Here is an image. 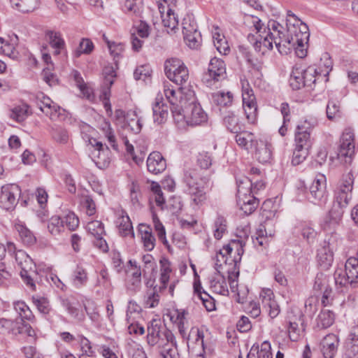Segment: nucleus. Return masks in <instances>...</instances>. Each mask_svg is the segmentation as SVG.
Returning a JSON list of instances; mask_svg holds the SVG:
<instances>
[{"mask_svg": "<svg viewBox=\"0 0 358 358\" xmlns=\"http://www.w3.org/2000/svg\"><path fill=\"white\" fill-rule=\"evenodd\" d=\"M245 22L256 31L257 36L250 34L248 39L262 55L271 50L273 43L281 55H287L292 47L306 44L309 40L308 27L290 10L287 14L286 34L283 26L273 20H269L264 27L259 17L249 15Z\"/></svg>", "mask_w": 358, "mask_h": 358, "instance_id": "1", "label": "nucleus"}, {"mask_svg": "<svg viewBox=\"0 0 358 358\" xmlns=\"http://www.w3.org/2000/svg\"><path fill=\"white\" fill-rule=\"evenodd\" d=\"M147 343L157 347L162 358H178L176 337L171 330L159 319H153L147 327Z\"/></svg>", "mask_w": 358, "mask_h": 358, "instance_id": "2", "label": "nucleus"}, {"mask_svg": "<svg viewBox=\"0 0 358 358\" xmlns=\"http://www.w3.org/2000/svg\"><path fill=\"white\" fill-rule=\"evenodd\" d=\"M323 62L324 69L319 70L314 66H310L304 69L301 66L296 65L293 67L289 78V84L294 90L303 87L313 88L317 81L327 82L329 72L332 69V62L327 53H324L321 58Z\"/></svg>", "mask_w": 358, "mask_h": 358, "instance_id": "3", "label": "nucleus"}, {"mask_svg": "<svg viewBox=\"0 0 358 358\" xmlns=\"http://www.w3.org/2000/svg\"><path fill=\"white\" fill-rule=\"evenodd\" d=\"M186 99L180 101L183 106L180 110H173V119L179 127L185 125L197 126L207 121V115L196 101L195 93L192 90H188Z\"/></svg>", "mask_w": 358, "mask_h": 358, "instance_id": "4", "label": "nucleus"}, {"mask_svg": "<svg viewBox=\"0 0 358 358\" xmlns=\"http://www.w3.org/2000/svg\"><path fill=\"white\" fill-rule=\"evenodd\" d=\"M208 182V178L203 176L201 169H189L184 171L182 182L185 186V191L195 205L199 206L206 201Z\"/></svg>", "mask_w": 358, "mask_h": 358, "instance_id": "5", "label": "nucleus"}, {"mask_svg": "<svg viewBox=\"0 0 358 358\" xmlns=\"http://www.w3.org/2000/svg\"><path fill=\"white\" fill-rule=\"evenodd\" d=\"M164 71L171 81L180 87L189 88V71L180 59L177 58L167 59L164 63Z\"/></svg>", "mask_w": 358, "mask_h": 358, "instance_id": "6", "label": "nucleus"}, {"mask_svg": "<svg viewBox=\"0 0 358 358\" xmlns=\"http://www.w3.org/2000/svg\"><path fill=\"white\" fill-rule=\"evenodd\" d=\"M15 260L20 267V275L26 285L32 290H35V281L38 273L36 264L32 259L23 250H19L15 254Z\"/></svg>", "mask_w": 358, "mask_h": 358, "instance_id": "7", "label": "nucleus"}, {"mask_svg": "<svg viewBox=\"0 0 358 358\" xmlns=\"http://www.w3.org/2000/svg\"><path fill=\"white\" fill-rule=\"evenodd\" d=\"M354 178L351 173L344 175L334 193V203L341 207H347L352 199Z\"/></svg>", "mask_w": 358, "mask_h": 358, "instance_id": "8", "label": "nucleus"}, {"mask_svg": "<svg viewBox=\"0 0 358 358\" xmlns=\"http://www.w3.org/2000/svg\"><path fill=\"white\" fill-rule=\"evenodd\" d=\"M355 154V135L350 129H346L341 137L337 157L341 162L350 164Z\"/></svg>", "mask_w": 358, "mask_h": 358, "instance_id": "9", "label": "nucleus"}, {"mask_svg": "<svg viewBox=\"0 0 358 358\" xmlns=\"http://www.w3.org/2000/svg\"><path fill=\"white\" fill-rule=\"evenodd\" d=\"M0 333L13 335L26 334L32 338L36 336L35 331L29 324L19 322L17 320H11L5 318L0 319Z\"/></svg>", "mask_w": 358, "mask_h": 358, "instance_id": "10", "label": "nucleus"}, {"mask_svg": "<svg viewBox=\"0 0 358 358\" xmlns=\"http://www.w3.org/2000/svg\"><path fill=\"white\" fill-rule=\"evenodd\" d=\"M326 177L323 174L317 175L310 186L308 199L315 204L322 206L326 203L328 198L327 192Z\"/></svg>", "mask_w": 358, "mask_h": 358, "instance_id": "11", "label": "nucleus"}, {"mask_svg": "<svg viewBox=\"0 0 358 358\" xmlns=\"http://www.w3.org/2000/svg\"><path fill=\"white\" fill-rule=\"evenodd\" d=\"M226 65L221 59L214 57L210 59L208 72L203 76V81L208 85H211V82L222 81L226 78Z\"/></svg>", "mask_w": 358, "mask_h": 358, "instance_id": "12", "label": "nucleus"}, {"mask_svg": "<svg viewBox=\"0 0 358 358\" xmlns=\"http://www.w3.org/2000/svg\"><path fill=\"white\" fill-rule=\"evenodd\" d=\"M189 88L180 87L178 91H176L173 87L169 83H164V94L171 105V110L173 115V110H180L183 107L180 103L181 100L186 99L187 93Z\"/></svg>", "mask_w": 358, "mask_h": 358, "instance_id": "13", "label": "nucleus"}, {"mask_svg": "<svg viewBox=\"0 0 358 358\" xmlns=\"http://www.w3.org/2000/svg\"><path fill=\"white\" fill-rule=\"evenodd\" d=\"M20 194L21 189L17 185L10 184L2 186L0 195L1 206L7 210L13 209Z\"/></svg>", "mask_w": 358, "mask_h": 358, "instance_id": "14", "label": "nucleus"}, {"mask_svg": "<svg viewBox=\"0 0 358 358\" xmlns=\"http://www.w3.org/2000/svg\"><path fill=\"white\" fill-rule=\"evenodd\" d=\"M240 239L232 240L231 243L227 245L223 246L222 249L220 251V256L221 257L222 261L227 263V259L225 258L227 255H230L234 249L236 250L237 256L234 257L232 260L234 263V268L238 269L237 264L240 263L241 259V255L243 254V246L245 243L244 241V238H248V236L245 237H239Z\"/></svg>", "mask_w": 358, "mask_h": 358, "instance_id": "15", "label": "nucleus"}, {"mask_svg": "<svg viewBox=\"0 0 358 358\" xmlns=\"http://www.w3.org/2000/svg\"><path fill=\"white\" fill-rule=\"evenodd\" d=\"M260 298L263 308L268 313L271 318L276 317L280 312V307L275 300H274L273 292L270 289H264L260 293Z\"/></svg>", "mask_w": 358, "mask_h": 358, "instance_id": "16", "label": "nucleus"}, {"mask_svg": "<svg viewBox=\"0 0 358 358\" xmlns=\"http://www.w3.org/2000/svg\"><path fill=\"white\" fill-rule=\"evenodd\" d=\"M90 143L94 148L92 152V158L96 164L106 166L110 160L108 157L109 150L108 147L104 148L101 142L97 141L95 138L90 140Z\"/></svg>", "mask_w": 358, "mask_h": 358, "instance_id": "17", "label": "nucleus"}, {"mask_svg": "<svg viewBox=\"0 0 358 358\" xmlns=\"http://www.w3.org/2000/svg\"><path fill=\"white\" fill-rule=\"evenodd\" d=\"M244 189L239 190V196L237 197V204L240 209L247 215L252 214L259 206V200L251 194L243 195Z\"/></svg>", "mask_w": 358, "mask_h": 358, "instance_id": "18", "label": "nucleus"}, {"mask_svg": "<svg viewBox=\"0 0 358 358\" xmlns=\"http://www.w3.org/2000/svg\"><path fill=\"white\" fill-rule=\"evenodd\" d=\"M334 247L330 242L324 241L323 245L317 250V261L323 269H328L334 262Z\"/></svg>", "mask_w": 358, "mask_h": 358, "instance_id": "19", "label": "nucleus"}, {"mask_svg": "<svg viewBox=\"0 0 358 358\" xmlns=\"http://www.w3.org/2000/svg\"><path fill=\"white\" fill-rule=\"evenodd\" d=\"M45 38L54 50L55 55L66 53V43L60 32L48 30L45 32Z\"/></svg>", "mask_w": 358, "mask_h": 358, "instance_id": "20", "label": "nucleus"}, {"mask_svg": "<svg viewBox=\"0 0 358 358\" xmlns=\"http://www.w3.org/2000/svg\"><path fill=\"white\" fill-rule=\"evenodd\" d=\"M306 121L296 127L295 132V147L299 148L301 145L304 150L310 148L312 142L309 128L306 126Z\"/></svg>", "mask_w": 358, "mask_h": 358, "instance_id": "21", "label": "nucleus"}, {"mask_svg": "<svg viewBox=\"0 0 358 358\" xmlns=\"http://www.w3.org/2000/svg\"><path fill=\"white\" fill-rule=\"evenodd\" d=\"M148 171L153 174L163 172L166 168V162L159 152H151L147 159Z\"/></svg>", "mask_w": 358, "mask_h": 358, "instance_id": "22", "label": "nucleus"}, {"mask_svg": "<svg viewBox=\"0 0 358 358\" xmlns=\"http://www.w3.org/2000/svg\"><path fill=\"white\" fill-rule=\"evenodd\" d=\"M255 150V157L261 163L268 162L272 157V146L265 140H257L253 147Z\"/></svg>", "mask_w": 358, "mask_h": 358, "instance_id": "23", "label": "nucleus"}, {"mask_svg": "<svg viewBox=\"0 0 358 358\" xmlns=\"http://www.w3.org/2000/svg\"><path fill=\"white\" fill-rule=\"evenodd\" d=\"M243 106L249 123L254 124L257 116V106L255 95L242 96Z\"/></svg>", "mask_w": 358, "mask_h": 358, "instance_id": "24", "label": "nucleus"}, {"mask_svg": "<svg viewBox=\"0 0 358 358\" xmlns=\"http://www.w3.org/2000/svg\"><path fill=\"white\" fill-rule=\"evenodd\" d=\"M338 338L334 334L327 335L322 341V351L325 358H333L337 352Z\"/></svg>", "mask_w": 358, "mask_h": 358, "instance_id": "25", "label": "nucleus"}, {"mask_svg": "<svg viewBox=\"0 0 358 358\" xmlns=\"http://www.w3.org/2000/svg\"><path fill=\"white\" fill-rule=\"evenodd\" d=\"M235 140L238 146L246 150H252L257 140L252 132L242 129L236 134Z\"/></svg>", "mask_w": 358, "mask_h": 358, "instance_id": "26", "label": "nucleus"}, {"mask_svg": "<svg viewBox=\"0 0 358 358\" xmlns=\"http://www.w3.org/2000/svg\"><path fill=\"white\" fill-rule=\"evenodd\" d=\"M117 224H118L119 233L122 236L131 235V238L134 237L131 222L124 210H121Z\"/></svg>", "mask_w": 358, "mask_h": 358, "instance_id": "27", "label": "nucleus"}, {"mask_svg": "<svg viewBox=\"0 0 358 358\" xmlns=\"http://www.w3.org/2000/svg\"><path fill=\"white\" fill-rule=\"evenodd\" d=\"M15 229L24 245L31 246L36 243V238L35 236L22 222H16L15 224Z\"/></svg>", "mask_w": 358, "mask_h": 358, "instance_id": "28", "label": "nucleus"}, {"mask_svg": "<svg viewBox=\"0 0 358 358\" xmlns=\"http://www.w3.org/2000/svg\"><path fill=\"white\" fill-rule=\"evenodd\" d=\"M141 241L144 248L148 251H152L155 245V238L152 233V229L146 224H140L138 228Z\"/></svg>", "mask_w": 358, "mask_h": 358, "instance_id": "29", "label": "nucleus"}, {"mask_svg": "<svg viewBox=\"0 0 358 358\" xmlns=\"http://www.w3.org/2000/svg\"><path fill=\"white\" fill-rule=\"evenodd\" d=\"M247 358H272L270 343L268 341L263 342L260 350H259V345H253Z\"/></svg>", "mask_w": 358, "mask_h": 358, "instance_id": "30", "label": "nucleus"}, {"mask_svg": "<svg viewBox=\"0 0 358 358\" xmlns=\"http://www.w3.org/2000/svg\"><path fill=\"white\" fill-rule=\"evenodd\" d=\"M15 312L19 315V322H25L24 320L34 322L35 317L29 306L24 301H17L13 303Z\"/></svg>", "mask_w": 358, "mask_h": 358, "instance_id": "31", "label": "nucleus"}, {"mask_svg": "<svg viewBox=\"0 0 358 358\" xmlns=\"http://www.w3.org/2000/svg\"><path fill=\"white\" fill-rule=\"evenodd\" d=\"M223 122L227 129L234 134L238 133L244 129V124L241 123L239 117L233 113H228L224 116Z\"/></svg>", "mask_w": 358, "mask_h": 358, "instance_id": "32", "label": "nucleus"}, {"mask_svg": "<svg viewBox=\"0 0 358 358\" xmlns=\"http://www.w3.org/2000/svg\"><path fill=\"white\" fill-rule=\"evenodd\" d=\"M15 9L22 13L34 11L39 6V0H10Z\"/></svg>", "mask_w": 358, "mask_h": 358, "instance_id": "33", "label": "nucleus"}, {"mask_svg": "<svg viewBox=\"0 0 358 358\" xmlns=\"http://www.w3.org/2000/svg\"><path fill=\"white\" fill-rule=\"evenodd\" d=\"M161 17L164 27L170 29V31L167 30L168 33H175L178 29V19L172 8H168L166 14L162 15Z\"/></svg>", "mask_w": 358, "mask_h": 358, "instance_id": "34", "label": "nucleus"}, {"mask_svg": "<svg viewBox=\"0 0 358 358\" xmlns=\"http://www.w3.org/2000/svg\"><path fill=\"white\" fill-rule=\"evenodd\" d=\"M210 288L215 293L223 296L229 295V289L227 287L225 278L222 275H216L210 281Z\"/></svg>", "mask_w": 358, "mask_h": 358, "instance_id": "35", "label": "nucleus"}, {"mask_svg": "<svg viewBox=\"0 0 358 358\" xmlns=\"http://www.w3.org/2000/svg\"><path fill=\"white\" fill-rule=\"evenodd\" d=\"M153 120L160 124L164 122L168 116V107L161 101H156L152 106Z\"/></svg>", "mask_w": 358, "mask_h": 358, "instance_id": "36", "label": "nucleus"}, {"mask_svg": "<svg viewBox=\"0 0 358 358\" xmlns=\"http://www.w3.org/2000/svg\"><path fill=\"white\" fill-rule=\"evenodd\" d=\"M45 106L41 107V110L50 119L55 120L61 114L62 108L60 106L55 103L50 99H45Z\"/></svg>", "mask_w": 358, "mask_h": 358, "instance_id": "37", "label": "nucleus"}, {"mask_svg": "<svg viewBox=\"0 0 358 358\" xmlns=\"http://www.w3.org/2000/svg\"><path fill=\"white\" fill-rule=\"evenodd\" d=\"M72 281L73 285L77 288L85 286L88 281L86 270L80 266H77L73 273Z\"/></svg>", "mask_w": 358, "mask_h": 358, "instance_id": "38", "label": "nucleus"}, {"mask_svg": "<svg viewBox=\"0 0 358 358\" xmlns=\"http://www.w3.org/2000/svg\"><path fill=\"white\" fill-rule=\"evenodd\" d=\"M127 122L128 127L135 134H138L142 129L141 117H138L135 110L128 111L127 113Z\"/></svg>", "mask_w": 358, "mask_h": 358, "instance_id": "39", "label": "nucleus"}, {"mask_svg": "<svg viewBox=\"0 0 358 358\" xmlns=\"http://www.w3.org/2000/svg\"><path fill=\"white\" fill-rule=\"evenodd\" d=\"M334 321V314L329 310H322L317 318V327L322 329L329 327Z\"/></svg>", "mask_w": 358, "mask_h": 358, "instance_id": "40", "label": "nucleus"}, {"mask_svg": "<svg viewBox=\"0 0 358 358\" xmlns=\"http://www.w3.org/2000/svg\"><path fill=\"white\" fill-rule=\"evenodd\" d=\"M345 274L354 282L358 279V258L351 257L348 259L345 264Z\"/></svg>", "mask_w": 358, "mask_h": 358, "instance_id": "41", "label": "nucleus"}, {"mask_svg": "<svg viewBox=\"0 0 358 358\" xmlns=\"http://www.w3.org/2000/svg\"><path fill=\"white\" fill-rule=\"evenodd\" d=\"M212 100L217 106H227L231 103L233 94L230 92L219 91L212 94Z\"/></svg>", "mask_w": 358, "mask_h": 358, "instance_id": "42", "label": "nucleus"}, {"mask_svg": "<svg viewBox=\"0 0 358 358\" xmlns=\"http://www.w3.org/2000/svg\"><path fill=\"white\" fill-rule=\"evenodd\" d=\"M350 338L345 344L344 357L352 358L358 354V336L355 334H350Z\"/></svg>", "mask_w": 358, "mask_h": 358, "instance_id": "43", "label": "nucleus"}, {"mask_svg": "<svg viewBox=\"0 0 358 358\" xmlns=\"http://www.w3.org/2000/svg\"><path fill=\"white\" fill-rule=\"evenodd\" d=\"M76 341H78L80 350L83 352L82 357H94V351L92 350V347L91 345V342L83 335L78 334L76 337Z\"/></svg>", "mask_w": 358, "mask_h": 358, "instance_id": "44", "label": "nucleus"}, {"mask_svg": "<svg viewBox=\"0 0 358 358\" xmlns=\"http://www.w3.org/2000/svg\"><path fill=\"white\" fill-rule=\"evenodd\" d=\"M88 233L93 237H100L106 234L103 224L99 220L89 222L86 226Z\"/></svg>", "mask_w": 358, "mask_h": 358, "instance_id": "45", "label": "nucleus"}, {"mask_svg": "<svg viewBox=\"0 0 358 358\" xmlns=\"http://www.w3.org/2000/svg\"><path fill=\"white\" fill-rule=\"evenodd\" d=\"M28 109L26 104L15 106L10 110V117L18 122H22L28 116Z\"/></svg>", "mask_w": 358, "mask_h": 358, "instance_id": "46", "label": "nucleus"}, {"mask_svg": "<svg viewBox=\"0 0 358 358\" xmlns=\"http://www.w3.org/2000/svg\"><path fill=\"white\" fill-rule=\"evenodd\" d=\"M200 288H198L196 285H194V292H196L197 296L202 301L203 306L206 308L208 311H212L215 310V305L213 298L206 292H201L200 291Z\"/></svg>", "mask_w": 358, "mask_h": 358, "instance_id": "47", "label": "nucleus"}, {"mask_svg": "<svg viewBox=\"0 0 358 358\" xmlns=\"http://www.w3.org/2000/svg\"><path fill=\"white\" fill-rule=\"evenodd\" d=\"M48 229L52 234H59L64 229V220L59 216H52L48 222Z\"/></svg>", "mask_w": 358, "mask_h": 358, "instance_id": "48", "label": "nucleus"}, {"mask_svg": "<svg viewBox=\"0 0 358 358\" xmlns=\"http://www.w3.org/2000/svg\"><path fill=\"white\" fill-rule=\"evenodd\" d=\"M94 49L93 43L88 38H83L78 47L74 51L73 55L76 57H79L82 54H90Z\"/></svg>", "mask_w": 358, "mask_h": 358, "instance_id": "49", "label": "nucleus"}, {"mask_svg": "<svg viewBox=\"0 0 358 358\" xmlns=\"http://www.w3.org/2000/svg\"><path fill=\"white\" fill-rule=\"evenodd\" d=\"M104 85L108 86V88L103 90V95L104 96L103 100H106V97L109 98L110 87L113 84L116 74L113 68H106L104 69Z\"/></svg>", "mask_w": 358, "mask_h": 358, "instance_id": "50", "label": "nucleus"}, {"mask_svg": "<svg viewBox=\"0 0 358 358\" xmlns=\"http://www.w3.org/2000/svg\"><path fill=\"white\" fill-rule=\"evenodd\" d=\"M340 103L338 101L329 100L327 106V116L329 120H334L341 116Z\"/></svg>", "mask_w": 358, "mask_h": 358, "instance_id": "51", "label": "nucleus"}, {"mask_svg": "<svg viewBox=\"0 0 358 358\" xmlns=\"http://www.w3.org/2000/svg\"><path fill=\"white\" fill-rule=\"evenodd\" d=\"M335 284L337 287H343L348 284L355 282L352 279L348 278V275L345 274V271L338 269L334 273Z\"/></svg>", "mask_w": 358, "mask_h": 358, "instance_id": "52", "label": "nucleus"}, {"mask_svg": "<svg viewBox=\"0 0 358 358\" xmlns=\"http://www.w3.org/2000/svg\"><path fill=\"white\" fill-rule=\"evenodd\" d=\"M184 40L190 48L196 49L201 45V35L199 31L188 33L184 36Z\"/></svg>", "mask_w": 358, "mask_h": 358, "instance_id": "53", "label": "nucleus"}, {"mask_svg": "<svg viewBox=\"0 0 358 358\" xmlns=\"http://www.w3.org/2000/svg\"><path fill=\"white\" fill-rule=\"evenodd\" d=\"M327 276L323 273H318L314 280L313 289L315 292H322L326 288H329Z\"/></svg>", "mask_w": 358, "mask_h": 358, "instance_id": "54", "label": "nucleus"}, {"mask_svg": "<svg viewBox=\"0 0 358 358\" xmlns=\"http://www.w3.org/2000/svg\"><path fill=\"white\" fill-rule=\"evenodd\" d=\"M33 303L38 309V310L43 315H48L51 308L48 300L44 297H33Z\"/></svg>", "mask_w": 358, "mask_h": 358, "instance_id": "55", "label": "nucleus"}, {"mask_svg": "<svg viewBox=\"0 0 358 358\" xmlns=\"http://www.w3.org/2000/svg\"><path fill=\"white\" fill-rule=\"evenodd\" d=\"M62 305L73 317L80 321L83 320L84 315L83 313H80L79 310L70 301L69 299H62Z\"/></svg>", "mask_w": 358, "mask_h": 358, "instance_id": "56", "label": "nucleus"}, {"mask_svg": "<svg viewBox=\"0 0 358 358\" xmlns=\"http://www.w3.org/2000/svg\"><path fill=\"white\" fill-rule=\"evenodd\" d=\"M107 43L110 53L113 57L115 63L117 64L118 59L124 50V45L121 43H116L108 41H107Z\"/></svg>", "mask_w": 358, "mask_h": 358, "instance_id": "57", "label": "nucleus"}, {"mask_svg": "<svg viewBox=\"0 0 358 358\" xmlns=\"http://www.w3.org/2000/svg\"><path fill=\"white\" fill-rule=\"evenodd\" d=\"M51 135L54 140L59 143H66L69 140L67 131L62 127H52L51 130Z\"/></svg>", "mask_w": 358, "mask_h": 358, "instance_id": "58", "label": "nucleus"}, {"mask_svg": "<svg viewBox=\"0 0 358 358\" xmlns=\"http://www.w3.org/2000/svg\"><path fill=\"white\" fill-rule=\"evenodd\" d=\"M237 183V197L239 196V190L241 189H245L243 192V195H248L251 194V187H252V181L248 177H243V178H239L236 180Z\"/></svg>", "mask_w": 358, "mask_h": 358, "instance_id": "59", "label": "nucleus"}, {"mask_svg": "<svg viewBox=\"0 0 358 358\" xmlns=\"http://www.w3.org/2000/svg\"><path fill=\"white\" fill-rule=\"evenodd\" d=\"M227 222L226 220L222 217L218 216L215 221V231L214 236L216 239L220 240L223 234L227 231Z\"/></svg>", "mask_w": 358, "mask_h": 358, "instance_id": "60", "label": "nucleus"}, {"mask_svg": "<svg viewBox=\"0 0 358 358\" xmlns=\"http://www.w3.org/2000/svg\"><path fill=\"white\" fill-rule=\"evenodd\" d=\"M141 0H126L124 4V10L129 15H137L141 11Z\"/></svg>", "mask_w": 358, "mask_h": 358, "instance_id": "61", "label": "nucleus"}, {"mask_svg": "<svg viewBox=\"0 0 358 358\" xmlns=\"http://www.w3.org/2000/svg\"><path fill=\"white\" fill-rule=\"evenodd\" d=\"M257 236L253 240L255 245L258 244L260 246L265 247L268 245V233L266 230L265 225L260 224L257 230Z\"/></svg>", "mask_w": 358, "mask_h": 358, "instance_id": "62", "label": "nucleus"}, {"mask_svg": "<svg viewBox=\"0 0 358 358\" xmlns=\"http://www.w3.org/2000/svg\"><path fill=\"white\" fill-rule=\"evenodd\" d=\"M308 150H304L301 145H299V148L295 147L293 152L292 164L294 166L301 164L308 155Z\"/></svg>", "mask_w": 358, "mask_h": 358, "instance_id": "63", "label": "nucleus"}, {"mask_svg": "<svg viewBox=\"0 0 358 358\" xmlns=\"http://www.w3.org/2000/svg\"><path fill=\"white\" fill-rule=\"evenodd\" d=\"M62 220L64 227L66 226L70 231L76 230L79 226V219L73 212H69Z\"/></svg>", "mask_w": 358, "mask_h": 358, "instance_id": "64", "label": "nucleus"}]
</instances>
